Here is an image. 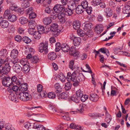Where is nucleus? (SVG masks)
I'll list each match as a JSON object with an SVG mask.
<instances>
[{
    "label": "nucleus",
    "mask_w": 130,
    "mask_h": 130,
    "mask_svg": "<svg viewBox=\"0 0 130 130\" xmlns=\"http://www.w3.org/2000/svg\"><path fill=\"white\" fill-rule=\"evenodd\" d=\"M76 73L74 72L71 74V73L69 72L67 74V80L68 81H73L74 83L73 84V85L76 86H78L79 82L77 80V77L76 76Z\"/></svg>",
    "instance_id": "1"
},
{
    "label": "nucleus",
    "mask_w": 130,
    "mask_h": 130,
    "mask_svg": "<svg viewBox=\"0 0 130 130\" xmlns=\"http://www.w3.org/2000/svg\"><path fill=\"white\" fill-rule=\"evenodd\" d=\"M48 41H45L41 42L39 45V51L40 53H43V54H46L48 52Z\"/></svg>",
    "instance_id": "2"
},
{
    "label": "nucleus",
    "mask_w": 130,
    "mask_h": 130,
    "mask_svg": "<svg viewBox=\"0 0 130 130\" xmlns=\"http://www.w3.org/2000/svg\"><path fill=\"white\" fill-rule=\"evenodd\" d=\"M18 97L21 100L24 101L30 100L31 99V96L30 94L26 92L20 93Z\"/></svg>",
    "instance_id": "3"
},
{
    "label": "nucleus",
    "mask_w": 130,
    "mask_h": 130,
    "mask_svg": "<svg viewBox=\"0 0 130 130\" xmlns=\"http://www.w3.org/2000/svg\"><path fill=\"white\" fill-rule=\"evenodd\" d=\"M69 53L71 55L74 57V59H77L80 55L79 51L76 50L75 47H72L69 51Z\"/></svg>",
    "instance_id": "4"
},
{
    "label": "nucleus",
    "mask_w": 130,
    "mask_h": 130,
    "mask_svg": "<svg viewBox=\"0 0 130 130\" xmlns=\"http://www.w3.org/2000/svg\"><path fill=\"white\" fill-rule=\"evenodd\" d=\"M9 9L12 11H14L19 14H22L24 13L23 11L21 9L16 5H12L10 6Z\"/></svg>",
    "instance_id": "5"
},
{
    "label": "nucleus",
    "mask_w": 130,
    "mask_h": 130,
    "mask_svg": "<svg viewBox=\"0 0 130 130\" xmlns=\"http://www.w3.org/2000/svg\"><path fill=\"white\" fill-rule=\"evenodd\" d=\"M70 38L72 40L74 39L73 43L75 46H78L80 44L81 40L80 37H75L73 34H72L71 35Z\"/></svg>",
    "instance_id": "6"
},
{
    "label": "nucleus",
    "mask_w": 130,
    "mask_h": 130,
    "mask_svg": "<svg viewBox=\"0 0 130 130\" xmlns=\"http://www.w3.org/2000/svg\"><path fill=\"white\" fill-rule=\"evenodd\" d=\"M2 83L4 86L8 87L12 86L13 85L11 78L9 77H6L2 80Z\"/></svg>",
    "instance_id": "7"
},
{
    "label": "nucleus",
    "mask_w": 130,
    "mask_h": 130,
    "mask_svg": "<svg viewBox=\"0 0 130 130\" xmlns=\"http://www.w3.org/2000/svg\"><path fill=\"white\" fill-rule=\"evenodd\" d=\"M65 7L62 5L57 4L55 6L53 9L55 12L58 13L64 11L65 10Z\"/></svg>",
    "instance_id": "8"
},
{
    "label": "nucleus",
    "mask_w": 130,
    "mask_h": 130,
    "mask_svg": "<svg viewBox=\"0 0 130 130\" xmlns=\"http://www.w3.org/2000/svg\"><path fill=\"white\" fill-rule=\"evenodd\" d=\"M65 16V13L62 12L58 13V18L60 22L62 24L64 23L65 22L64 18Z\"/></svg>",
    "instance_id": "9"
},
{
    "label": "nucleus",
    "mask_w": 130,
    "mask_h": 130,
    "mask_svg": "<svg viewBox=\"0 0 130 130\" xmlns=\"http://www.w3.org/2000/svg\"><path fill=\"white\" fill-rule=\"evenodd\" d=\"M94 30L98 34H100L103 30V25L101 24H99L95 26Z\"/></svg>",
    "instance_id": "10"
},
{
    "label": "nucleus",
    "mask_w": 130,
    "mask_h": 130,
    "mask_svg": "<svg viewBox=\"0 0 130 130\" xmlns=\"http://www.w3.org/2000/svg\"><path fill=\"white\" fill-rule=\"evenodd\" d=\"M3 71V74L7 75L10 71V67L8 62L5 64V67L2 68Z\"/></svg>",
    "instance_id": "11"
},
{
    "label": "nucleus",
    "mask_w": 130,
    "mask_h": 130,
    "mask_svg": "<svg viewBox=\"0 0 130 130\" xmlns=\"http://www.w3.org/2000/svg\"><path fill=\"white\" fill-rule=\"evenodd\" d=\"M89 98L90 100L91 101L96 102L99 99V97L96 94L92 93L90 94Z\"/></svg>",
    "instance_id": "12"
},
{
    "label": "nucleus",
    "mask_w": 130,
    "mask_h": 130,
    "mask_svg": "<svg viewBox=\"0 0 130 130\" xmlns=\"http://www.w3.org/2000/svg\"><path fill=\"white\" fill-rule=\"evenodd\" d=\"M61 49L65 53L68 52L70 50L69 46L66 43H64L61 45Z\"/></svg>",
    "instance_id": "13"
},
{
    "label": "nucleus",
    "mask_w": 130,
    "mask_h": 130,
    "mask_svg": "<svg viewBox=\"0 0 130 130\" xmlns=\"http://www.w3.org/2000/svg\"><path fill=\"white\" fill-rule=\"evenodd\" d=\"M13 70L17 73H20L22 70V68L20 65L18 64H15L13 66Z\"/></svg>",
    "instance_id": "14"
},
{
    "label": "nucleus",
    "mask_w": 130,
    "mask_h": 130,
    "mask_svg": "<svg viewBox=\"0 0 130 130\" xmlns=\"http://www.w3.org/2000/svg\"><path fill=\"white\" fill-rule=\"evenodd\" d=\"M73 26L74 29L75 30L78 29L80 27V22L78 20H75L73 22Z\"/></svg>",
    "instance_id": "15"
},
{
    "label": "nucleus",
    "mask_w": 130,
    "mask_h": 130,
    "mask_svg": "<svg viewBox=\"0 0 130 130\" xmlns=\"http://www.w3.org/2000/svg\"><path fill=\"white\" fill-rule=\"evenodd\" d=\"M28 85L27 84L23 83L20 86V91L21 92H24L27 91L28 89Z\"/></svg>",
    "instance_id": "16"
},
{
    "label": "nucleus",
    "mask_w": 130,
    "mask_h": 130,
    "mask_svg": "<svg viewBox=\"0 0 130 130\" xmlns=\"http://www.w3.org/2000/svg\"><path fill=\"white\" fill-rule=\"evenodd\" d=\"M104 12L105 13V15L107 17L111 16L112 14V11L110 8H107L104 10Z\"/></svg>",
    "instance_id": "17"
},
{
    "label": "nucleus",
    "mask_w": 130,
    "mask_h": 130,
    "mask_svg": "<svg viewBox=\"0 0 130 130\" xmlns=\"http://www.w3.org/2000/svg\"><path fill=\"white\" fill-rule=\"evenodd\" d=\"M123 12L124 13L127 14V16H130V6L127 5H125L123 9Z\"/></svg>",
    "instance_id": "18"
},
{
    "label": "nucleus",
    "mask_w": 130,
    "mask_h": 130,
    "mask_svg": "<svg viewBox=\"0 0 130 130\" xmlns=\"http://www.w3.org/2000/svg\"><path fill=\"white\" fill-rule=\"evenodd\" d=\"M57 95L59 100L66 99L68 96V93L64 92L59 93V94H57Z\"/></svg>",
    "instance_id": "19"
},
{
    "label": "nucleus",
    "mask_w": 130,
    "mask_h": 130,
    "mask_svg": "<svg viewBox=\"0 0 130 130\" xmlns=\"http://www.w3.org/2000/svg\"><path fill=\"white\" fill-rule=\"evenodd\" d=\"M76 9V13L78 14L83 13L85 10L80 5L77 6Z\"/></svg>",
    "instance_id": "20"
},
{
    "label": "nucleus",
    "mask_w": 130,
    "mask_h": 130,
    "mask_svg": "<svg viewBox=\"0 0 130 130\" xmlns=\"http://www.w3.org/2000/svg\"><path fill=\"white\" fill-rule=\"evenodd\" d=\"M48 59L51 60H55L57 57L56 54L54 52H51L49 53L48 55Z\"/></svg>",
    "instance_id": "21"
},
{
    "label": "nucleus",
    "mask_w": 130,
    "mask_h": 130,
    "mask_svg": "<svg viewBox=\"0 0 130 130\" xmlns=\"http://www.w3.org/2000/svg\"><path fill=\"white\" fill-rule=\"evenodd\" d=\"M18 52L16 49L12 50L10 56L12 58H15L18 56Z\"/></svg>",
    "instance_id": "22"
},
{
    "label": "nucleus",
    "mask_w": 130,
    "mask_h": 130,
    "mask_svg": "<svg viewBox=\"0 0 130 130\" xmlns=\"http://www.w3.org/2000/svg\"><path fill=\"white\" fill-rule=\"evenodd\" d=\"M8 22L6 20H4L1 23V26L3 28H7L9 25Z\"/></svg>",
    "instance_id": "23"
},
{
    "label": "nucleus",
    "mask_w": 130,
    "mask_h": 130,
    "mask_svg": "<svg viewBox=\"0 0 130 130\" xmlns=\"http://www.w3.org/2000/svg\"><path fill=\"white\" fill-rule=\"evenodd\" d=\"M8 19L11 22H14L17 20V17L15 15H10L7 17Z\"/></svg>",
    "instance_id": "24"
},
{
    "label": "nucleus",
    "mask_w": 130,
    "mask_h": 130,
    "mask_svg": "<svg viewBox=\"0 0 130 130\" xmlns=\"http://www.w3.org/2000/svg\"><path fill=\"white\" fill-rule=\"evenodd\" d=\"M43 21L44 24L48 25L52 22V20L50 18L46 17L43 19Z\"/></svg>",
    "instance_id": "25"
},
{
    "label": "nucleus",
    "mask_w": 130,
    "mask_h": 130,
    "mask_svg": "<svg viewBox=\"0 0 130 130\" xmlns=\"http://www.w3.org/2000/svg\"><path fill=\"white\" fill-rule=\"evenodd\" d=\"M33 36L36 39H39L41 37V32H39L38 31H35Z\"/></svg>",
    "instance_id": "26"
},
{
    "label": "nucleus",
    "mask_w": 130,
    "mask_h": 130,
    "mask_svg": "<svg viewBox=\"0 0 130 130\" xmlns=\"http://www.w3.org/2000/svg\"><path fill=\"white\" fill-rule=\"evenodd\" d=\"M38 31L41 32V33H43L45 32V29L44 27L41 25H38L37 26Z\"/></svg>",
    "instance_id": "27"
},
{
    "label": "nucleus",
    "mask_w": 130,
    "mask_h": 130,
    "mask_svg": "<svg viewBox=\"0 0 130 130\" xmlns=\"http://www.w3.org/2000/svg\"><path fill=\"white\" fill-rule=\"evenodd\" d=\"M30 6V3L27 1H24L22 3L21 6L23 9H25Z\"/></svg>",
    "instance_id": "28"
},
{
    "label": "nucleus",
    "mask_w": 130,
    "mask_h": 130,
    "mask_svg": "<svg viewBox=\"0 0 130 130\" xmlns=\"http://www.w3.org/2000/svg\"><path fill=\"white\" fill-rule=\"evenodd\" d=\"M22 70L23 72L25 73H28L30 71V68L29 66L27 64L24 65L23 67Z\"/></svg>",
    "instance_id": "29"
},
{
    "label": "nucleus",
    "mask_w": 130,
    "mask_h": 130,
    "mask_svg": "<svg viewBox=\"0 0 130 130\" xmlns=\"http://www.w3.org/2000/svg\"><path fill=\"white\" fill-rule=\"evenodd\" d=\"M60 31H61L60 29H57L55 30H52L51 34H52L53 36L56 37L58 36L60 34Z\"/></svg>",
    "instance_id": "30"
},
{
    "label": "nucleus",
    "mask_w": 130,
    "mask_h": 130,
    "mask_svg": "<svg viewBox=\"0 0 130 130\" xmlns=\"http://www.w3.org/2000/svg\"><path fill=\"white\" fill-rule=\"evenodd\" d=\"M58 77L62 83L65 82L66 77L62 73H60L58 75Z\"/></svg>",
    "instance_id": "31"
},
{
    "label": "nucleus",
    "mask_w": 130,
    "mask_h": 130,
    "mask_svg": "<svg viewBox=\"0 0 130 130\" xmlns=\"http://www.w3.org/2000/svg\"><path fill=\"white\" fill-rule=\"evenodd\" d=\"M111 117L110 115L108 113L107 111H106V117L105 121L107 123H109L111 120Z\"/></svg>",
    "instance_id": "32"
},
{
    "label": "nucleus",
    "mask_w": 130,
    "mask_h": 130,
    "mask_svg": "<svg viewBox=\"0 0 130 130\" xmlns=\"http://www.w3.org/2000/svg\"><path fill=\"white\" fill-rule=\"evenodd\" d=\"M80 4V5L85 10L88 6V3L86 0H84L81 2Z\"/></svg>",
    "instance_id": "33"
},
{
    "label": "nucleus",
    "mask_w": 130,
    "mask_h": 130,
    "mask_svg": "<svg viewBox=\"0 0 130 130\" xmlns=\"http://www.w3.org/2000/svg\"><path fill=\"white\" fill-rule=\"evenodd\" d=\"M20 23L22 24L27 23L28 22L27 19L24 17H22L19 19Z\"/></svg>",
    "instance_id": "34"
},
{
    "label": "nucleus",
    "mask_w": 130,
    "mask_h": 130,
    "mask_svg": "<svg viewBox=\"0 0 130 130\" xmlns=\"http://www.w3.org/2000/svg\"><path fill=\"white\" fill-rule=\"evenodd\" d=\"M93 35V32L91 30H88L86 32V37L87 38H90Z\"/></svg>",
    "instance_id": "35"
},
{
    "label": "nucleus",
    "mask_w": 130,
    "mask_h": 130,
    "mask_svg": "<svg viewBox=\"0 0 130 130\" xmlns=\"http://www.w3.org/2000/svg\"><path fill=\"white\" fill-rule=\"evenodd\" d=\"M28 25L30 28H35L36 26V24L34 21L30 20L29 21Z\"/></svg>",
    "instance_id": "36"
},
{
    "label": "nucleus",
    "mask_w": 130,
    "mask_h": 130,
    "mask_svg": "<svg viewBox=\"0 0 130 130\" xmlns=\"http://www.w3.org/2000/svg\"><path fill=\"white\" fill-rule=\"evenodd\" d=\"M85 66L86 68L89 70L88 71H86L84 70L82 68H81V69L83 71V72H88L91 74L92 73V71L91 69V68L89 67V65L87 64H86L85 65Z\"/></svg>",
    "instance_id": "37"
},
{
    "label": "nucleus",
    "mask_w": 130,
    "mask_h": 130,
    "mask_svg": "<svg viewBox=\"0 0 130 130\" xmlns=\"http://www.w3.org/2000/svg\"><path fill=\"white\" fill-rule=\"evenodd\" d=\"M23 41L26 43L28 44L31 42V40L28 37L25 36L22 38Z\"/></svg>",
    "instance_id": "38"
},
{
    "label": "nucleus",
    "mask_w": 130,
    "mask_h": 130,
    "mask_svg": "<svg viewBox=\"0 0 130 130\" xmlns=\"http://www.w3.org/2000/svg\"><path fill=\"white\" fill-rule=\"evenodd\" d=\"M7 54V52L6 49H2L0 52V55L1 56L6 57Z\"/></svg>",
    "instance_id": "39"
},
{
    "label": "nucleus",
    "mask_w": 130,
    "mask_h": 130,
    "mask_svg": "<svg viewBox=\"0 0 130 130\" xmlns=\"http://www.w3.org/2000/svg\"><path fill=\"white\" fill-rule=\"evenodd\" d=\"M72 84L70 82H67L65 84L64 88L66 90H68L71 88Z\"/></svg>",
    "instance_id": "40"
},
{
    "label": "nucleus",
    "mask_w": 130,
    "mask_h": 130,
    "mask_svg": "<svg viewBox=\"0 0 130 130\" xmlns=\"http://www.w3.org/2000/svg\"><path fill=\"white\" fill-rule=\"evenodd\" d=\"M70 99L76 103H78L80 101L79 98L76 97L75 95H73L70 98Z\"/></svg>",
    "instance_id": "41"
},
{
    "label": "nucleus",
    "mask_w": 130,
    "mask_h": 130,
    "mask_svg": "<svg viewBox=\"0 0 130 130\" xmlns=\"http://www.w3.org/2000/svg\"><path fill=\"white\" fill-rule=\"evenodd\" d=\"M76 94L77 98H79V99L83 95V91H82L80 90H79L77 91H76Z\"/></svg>",
    "instance_id": "42"
},
{
    "label": "nucleus",
    "mask_w": 130,
    "mask_h": 130,
    "mask_svg": "<svg viewBox=\"0 0 130 130\" xmlns=\"http://www.w3.org/2000/svg\"><path fill=\"white\" fill-rule=\"evenodd\" d=\"M100 2H101V0H93L91 2V3L92 5L95 6L99 5Z\"/></svg>",
    "instance_id": "43"
},
{
    "label": "nucleus",
    "mask_w": 130,
    "mask_h": 130,
    "mask_svg": "<svg viewBox=\"0 0 130 130\" xmlns=\"http://www.w3.org/2000/svg\"><path fill=\"white\" fill-rule=\"evenodd\" d=\"M26 50L25 51L26 53L27 52H28V53L33 54L35 50L33 48L30 47L28 48H26Z\"/></svg>",
    "instance_id": "44"
},
{
    "label": "nucleus",
    "mask_w": 130,
    "mask_h": 130,
    "mask_svg": "<svg viewBox=\"0 0 130 130\" xmlns=\"http://www.w3.org/2000/svg\"><path fill=\"white\" fill-rule=\"evenodd\" d=\"M5 121L3 120H0V130H2L5 125Z\"/></svg>",
    "instance_id": "45"
},
{
    "label": "nucleus",
    "mask_w": 130,
    "mask_h": 130,
    "mask_svg": "<svg viewBox=\"0 0 130 130\" xmlns=\"http://www.w3.org/2000/svg\"><path fill=\"white\" fill-rule=\"evenodd\" d=\"M76 4H77L73 2L70 4L69 7V8L73 10L75 9L76 8Z\"/></svg>",
    "instance_id": "46"
},
{
    "label": "nucleus",
    "mask_w": 130,
    "mask_h": 130,
    "mask_svg": "<svg viewBox=\"0 0 130 130\" xmlns=\"http://www.w3.org/2000/svg\"><path fill=\"white\" fill-rule=\"evenodd\" d=\"M48 97L50 99H54L56 97V95L53 92H51L48 93Z\"/></svg>",
    "instance_id": "47"
},
{
    "label": "nucleus",
    "mask_w": 130,
    "mask_h": 130,
    "mask_svg": "<svg viewBox=\"0 0 130 130\" xmlns=\"http://www.w3.org/2000/svg\"><path fill=\"white\" fill-rule=\"evenodd\" d=\"M84 32V31L81 29H78L77 31V34L80 37L83 36L85 35Z\"/></svg>",
    "instance_id": "48"
},
{
    "label": "nucleus",
    "mask_w": 130,
    "mask_h": 130,
    "mask_svg": "<svg viewBox=\"0 0 130 130\" xmlns=\"http://www.w3.org/2000/svg\"><path fill=\"white\" fill-rule=\"evenodd\" d=\"M20 63L23 66L27 65V60L26 59H21L20 61Z\"/></svg>",
    "instance_id": "49"
},
{
    "label": "nucleus",
    "mask_w": 130,
    "mask_h": 130,
    "mask_svg": "<svg viewBox=\"0 0 130 130\" xmlns=\"http://www.w3.org/2000/svg\"><path fill=\"white\" fill-rule=\"evenodd\" d=\"M8 61V58H6L5 59H4L0 58V67L2 66L3 64H4L6 63V62H7Z\"/></svg>",
    "instance_id": "50"
},
{
    "label": "nucleus",
    "mask_w": 130,
    "mask_h": 130,
    "mask_svg": "<svg viewBox=\"0 0 130 130\" xmlns=\"http://www.w3.org/2000/svg\"><path fill=\"white\" fill-rule=\"evenodd\" d=\"M33 11V8L32 7H30L27 9L25 11L26 13L27 14H29Z\"/></svg>",
    "instance_id": "51"
},
{
    "label": "nucleus",
    "mask_w": 130,
    "mask_h": 130,
    "mask_svg": "<svg viewBox=\"0 0 130 130\" xmlns=\"http://www.w3.org/2000/svg\"><path fill=\"white\" fill-rule=\"evenodd\" d=\"M88 98L89 96L88 95H83L80 99L82 102H84L88 99Z\"/></svg>",
    "instance_id": "52"
},
{
    "label": "nucleus",
    "mask_w": 130,
    "mask_h": 130,
    "mask_svg": "<svg viewBox=\"0 0 130 130\" xmlns=\"http://www.w3.org/2000/svg\"><path fill=\"white\" fill-rule=\"evenodd\" d=\"M11 99L12 101L14 102L18 101V98L16 95L13 94H11Z\"/></svg>",
    "instance_id": "53"
},
{
    "label": "nucleus",
    "mask_w": 130,
    "mask_h": 130,
    "mask_svg": "<svg viewBox=\"0 0 130 130\" xmlns=\"http://www.w3.org/2000/svg\"><path fill=\"white\" fill-rule=\"evenodd\" d=\"M38 60V58L36 56H34L31 59L32 62L34 63H37Z\"/></svg>",
    "instance_id": "54"
},
{
    "label": "nucleus",
    "mask_w": 130,
    "mask_h": 130,
    "mask_svg": "<svg viewBox=\"0 0 130 130\" xmlns=\"http://www.w3.org/2000/svg\"><path fill=\"white\" fill-rule=\"evenodd\" d=\"M91 26L88 23L86 24L85 25L84 27V29L85 31H86L88 30H90V29H91Z\"/></svg>",
    "instance_id": "55"
},
{
    "label": "nucleus",
    "mask_w": 130,
    "mask_h": 130,
    "mask_svg": "<svg viewBox=\"0 0 130 130\" xmlns=\"http://www.w3.org/2000/svg\"><path fill=\"white\" fill-rule=\"evenodd\" d=\"M22 39L21 37L19 35H17L15 37V40L19 42H21Z\"/></svg>",
    "instance_id": "56"
},
{
    "label": "nucleus",
    "mask_w": 130,
    "mask_h": 130,
    "mask_svg": "<svg viewBox=\"0 0 130 130\" xmlns=\"http://www.w3.org/2000/svg\"><path fill=\"white\" fill-rule=\"evenodd\" d=\"M87 13L89 14L91 13L92 11V8L91 7H88L86 8L85 10Z\"/></svg>",
    "instance_id": "57"
},
{
    "label": "nucleus",
    "mask_w": 130,
    "mask_h": 130,
    "mask_svg": "<svg viewBox=\"0 0 130 130\" xmlns=\"http://www.w3.org/2000/svg\"><path fill=\"white\" fill-rule=\"evenodd\" d=\"M52 30H55V29H58V25L57 23H53L51 26Z\"/></svg>",
    "instance_id": "58"
},
{
    "label": "nucleus",
    "mask_w": 130,
    "mask_h": 130,
    "mask_svg": "<svg viewBox=\"0 0 130 130\" xmlns=\"http://www.w3.org/2000/svg\"><path fill=\"white\" fill-rule=\"evenodd\" d=\"M74 64V61L73 60H71L69 63V67L72 70L74 69L73 67Z\"/></svg>",
    "instance_id": "59"
},
{
    "label": "nucleus",
    "mask_w": 130,
    "mask_h": 130,
    "mask_svg": "<svg viewBox=\"0 0 130 130\" xmlns=\"http://www.w3.org/2000/svg\"><path fill=\"white\" fill-rule=\"evenodd\" d=\"M36 109L37 110H39L42 109L41 106H32L29 107L28 109Z\"/></svg>",
    "instance_id": "60"
},
{
    "label": "nucleus",
    "mask_w": 130,
    "mask_h": 130,
    "mask_svg": "<svg viewBox=\"0 0 130 130\" xmlns=\"http://www.w3.org/2000/svg\"><path fill=\"white\" fill-rule=\"evenodd\" d=\"M73 10L71 9L68 8L66 12V14L69 16L71 15L73 13Z\"/></svg>",
    "instance_id": "61"
},
{
    "label": "nucleus",
    "mask_w": 130,
    "mask_h": 130,
    "mask_svg": "<svg viewBox=\"0 0 130 130\" xmlns=\"http://www.w3.org/2000/svg\"><path fill=\"white\" fill-rule=\"evenodd\" d=\"M36 17V14L35 12H32L29 14V18L30 19H33Z\"/></svg>",
    "instance_id": "62"
},
{
    "label": "nucleus",
    "mask_w": 130,
    "mask_h": 130,
    "mask_svg": "<svg viewBox=\"0 0 130 130\" xmlns=\"http://www.w3.org/2000/svg\"><path fill=\"white\" fill-rule=\"evenodd\" d=\"M24 30L23 28L19 27L18 29V32L20 34H24Z\"/></svg>",
    "instance_id": "63"
},
{
    "label": "nucleus",
    "mask_w": 130,
    "mask_h": 130,
    "mask_svg": "<svg viewBox=\"0 0 130 130\" xmlns=\"http://www.w3.org/2000/svg\"><path fill=\"white\" fill-rule=\"evenodd\" d=\"M5 130H14V129L10 125L5 127Z\"/></svg>",
    "instance_id": "64"
}]
</instances>
